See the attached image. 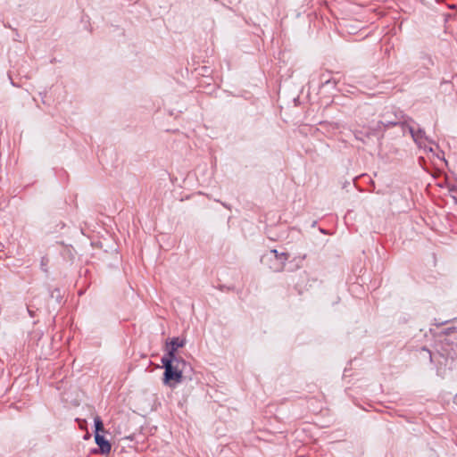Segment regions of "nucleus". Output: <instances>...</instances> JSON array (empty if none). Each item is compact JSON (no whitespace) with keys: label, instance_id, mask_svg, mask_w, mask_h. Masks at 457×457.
<instances>
[{"label":"nucleus","instance_id":"obj_1","mask_svg":"<svg viewBox=\"0 0 457 457\" xmlns=\"http://www.w3.org/2000/svg\"><path fill=\"white\" fill-rule=\"evenodd\" d=\"M162 363L164 367L163 383L170 387L179 384L187 367V362L180 357L163 356Z\"/></svg>","mask_w":457,"mask_h":457},{"label":"nucleus","instance_id":"obj_2","mask_svg":"<svg viewBox=\"0 0 457 457\" xmlns=\"http://www.w3.org/2000/svg\"><path fill=\"white\" fill-rule=\"evenodd\" d=\"M288 257L287 253H278L277 250H270L262 256L261 262L266 269L278 272L283 270Z\"/></svg>","mask_w":457,"mask_h":457},{"label":"nucleus","instance_id":"obj_3","mask_svg":"<svg viewBox=\"0 0 457 457\" xmlns=\"http://www.w3.org/2000/svg\"><path fill=\"white\" fill-rule=\"evenodd\" d=\"M186 345V340L179 337H173L169 343L166 344L167 353L164 356L178 357L176 352L179 348Z\"/></svg>","mask_w":457,"mask_h":457},{"label":"nucleus","instance_id":"obj_4","mask_svg":"<svg viewBox=\"0 0 457 457\" xmlns=\"http://www.w3.org/2000/svg\"><path fill=\"white\" fill-rule=\"evenodd\" d=\"M95 441H96V444L99 446L102 453L105 454V453H110L111 448H112L111 444L103 436L96 433L95 435Z\"/></svg>","mask_w":457,"mask_h":457},{"label":"nucleus","instance_id":"obj_5","mask_svg":"<svg viewBox=\"0 0 457 457\" xmlns=\"http://www.w3.org/2000/svg\"><path fill=\"white\" fill-rule=\"evenodd\" d=\"M94 422H95L96 434V433L99 434L100 432H103L104 431V424H103V421L100 419V417H98V416L95 417Z\"/></svg>","mask_w":457,"mask_h":457},{"label":"nucleus","instance_id":"obj_6","mask_svg":"<svg viewBox=\"0 0 457 457\" xmlns=\"http://www.w3.org/2000/svg\"><path fill=\"white\" fill-rule=\"evenodd\" d=\"M411 134H412V137L413 139L418 142L419 144H421L422 143V136H421V132L419 131L418 133H414L413 130L411 129Z\"/></svg>","mask_w":457,"mask_h":457},{"label":"nucleus","instance_id":"obj_7","mask_svg":"<svg viewBox=\"0 0 457 457\" xmlns=\"http://www.w3.org/2000/svg\"><path fill=\"white\" fill-rule=\"evenodd\" d=\"M58 293L59 294V290L58 288H55L53 292H52V296H54V293Z\"/></svg>","mask_w":457,"mask_h":457}]
</instances>
